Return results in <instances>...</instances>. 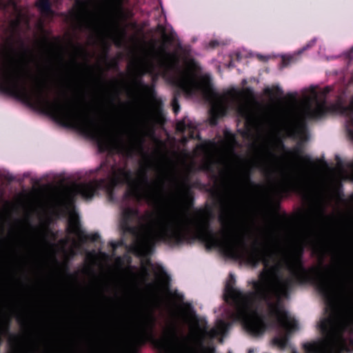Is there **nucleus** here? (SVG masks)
I'll return each mask as SVG.
<instances>
[{"mask_svg": "<svg viewBox=\"0 0 353 353\" xmlns=\"http://www.w3.org/2000/svg\"><path fill=\"white\" fill-rule=\"evenodd\" d=\"M24 47L21 37L20 21H0V92L13 97L30 108L51 116L61 125L82 132L96 141L101 152H116L131 157L143 150V121L136 128L130 145L123 142L113 145L98 121L75 103L51 101L46 86L37 81L31 90L27 85L28 71L25 68L17 48Z\"/></svg>", "mask_w": 353, "mask_h": 353, "instance_id": "1", "label": "nucleus"}, {"mask_svg": "<svg viewBox=\"0 0 353 353\" xmlns=\"http://www.w3.org/2000/svg\"><path fill=\"white\" fill-rule=\"evenodd\" d=\"M176 201L178 212L161 216L157 222V230H151L147 234H143L140 227L131 224L139 216V210L125 207L122 211L123 233L134 237L133 244L137 248L154 247L159 242L174 246L187 241L188 232L192 226L196 238L203 243L208 250L218 248L230 258L244 259L254 266L262 262L264 267L268 268V240L256 239L249 248L245 236L235 230L228 214L219 216L223 234V238H219L211 226L210 208L195 209L196 218L191 219L189 212L194 205V194L186 181H182L178 186Z\"/></svg>", "mask_w": 353, "mask_h": 353, "instance_id": "2", "label": "nucleus"}, {"mask_svg": "<svg viewBox=\"0 0 353 353\" xmlns=\"http://www.w3.org/2000/svg\"><path fill=\"white\" fill-rule=\"evenodd\" d=\"M303 255V247L285 254L282 263L278 262L260 274L261 281H253L254 292L248 295L234 288V276L230 274L225 287V299L235 303V316L251 334L256 336L264 331L263 322L256 317L254 297L266 303L270 314L276 318L279 326L288 332L297 329L298 323L291 319L283 308L282 299L289 297L295 285L312 284L324 299H334L333 285L327 280V273L332 270L322 263L307 269L304 266Z\"/></svg>", "mask_w": 353, "mask_h": 353, "instance_id": "3", "label": "nucleus"}, {"mask_svg": "<svg viewBox=\"0 0 353 353\" xmlns=\"http://www.w3.org/2000/svg\"><path fill=\"white\" fill-rule=\"evenodd\" d=\"M97 172L101 176L100 179L75 184L67 191L65 198L68 203L73 204L78 195L85 199H90L99 190H106L112 197L115 188L119 185H127L123 194L124 200L140 203L143 199L148 201L156 199L154 194L143 191V185L149 183L148 166L141 168L138 173L139 178L134 179L131 170L126 167H119L116 162L111 163L106 159L101 163Z\"/></svg>", "mask_w": 353, "mask_h": 353, "instance_id": "4", "label": "nucleus"}, {"mask_svg": "<svg viewBox=\"0 0 353 353\" xmlns=\"http://www.w3.org/2000/svg\"><path fill=\"white\" fill-rule=\"evenodd\" d=\"M331 89L327 86L321 91L323 99L321 101L316 100L315 108L308 105L305 112V119L316 120L321 119L328 112H339L347 117L346 127L348 134L353 139V103L349 105H343L341 103H334L327 105L326 97L330 92Z\"/></svg>", "mask_w": 353, "mask_h": 353, "instance_id": "5", "label": "nucleus"}, {"mask_svg": "<svg viewBox=\"0 0 353 353\" xmlns=\"http://www.w3.org/2000/svg\"><path fill=\"white\" fill-rule=\"evenodd\" d=\"M203 91L208 99L214 101L209 111V122L212 126H215L217 125L219 119L228 114V105L225 101V97L216 92L210 83L204 85Z\"/></svg>", "mask_w": 353, "mask_h": 353, "instance_id": "6", "label": "nucleus"}, {"mask_svg": "<svg viewBox=\"0 0 353 353\" xmlns=\"http://www.w3.org/2000/svg\"><path fill=\"white\" fill-rule=\"evenodd\" d=\"M327 280H330V282L332 283L334 297L332 301H327L326 299H325V301L328 304H332L336 299L339 290L344 292L345 294V298L348 310V314L345 319V325L350 327L353 326V296L350 295V293H347L346 283L344 278L339 272L332 271V274H327Z\"/></svg>", "mask_w": 353, "mask_h": 353, "instance_id": "7", "label": "nucleus"}, {"mask_svg": "<svg viewBox=\"0 0 353 353\" xmlns=\"http://www.w3.org/2000/svg\"><path fill=\"white\" fill-rule=\"evenodd\" d=\"M171 83L176 88L174 91L173 97L178 99L182 92L191 94L196 85L194 77L190 74H185L180 77H173L171 78Z\"/></svg>", "mask_w": 353, "mask_h": 353, "instance_id": "8", "label": "nucleus"}, {"mask_svg": "<svg viewBox=\"0 0 353 353\" xmlns=\"http://www.w3.org/2000/svg\"><path fill=\"white\" fill-rule=\"evenodd\" d=\"M156 325V318L150 311L141 312L139 314L140 338L145 339L151 336Z\"/></svg>", "mask_w": 353, "mask_h": 353, "instance_id": "9", "label": "nucleus"}, {"mask_svg": "<svg viewBox=\"0 0 353 353\" xmlns=\"http://www.w3.org/2000/svg\"><path fill=\"white\" fill-rule=\"evenodd\" d=\"M161 56L159 59V65L165 72H172L179 69V57L175 53L166 51L164 46H161L157 53Z\"/></svg>", "mask_w": 353, "mask_h": 353, "instance_id": "10", "label": "nucleus"}, {"mask_svg": "<svg viewBox=\"0 0 353 353\" xmlns=\"http://www.w3.org/2000/svg\"><path fill=\"white\" fill-rule=\"evenodd\" d=\"M279 146L281 150L285 152V153L291 156L292 157L299 159L303 163L308 165L311 167H316V163L312 161V158L308 154L303 155V146L300 143H298L297 145L292 149L289 150L286 148L284 143L282 141L279 142Z\"/></svg>", "mask_w": 353, "mask_h": 353, "instance_id": "11", "label": "nucleus"}, {"mask_svg": "<svg viewBox=\"0 0 353 353\" xmlns=\"http://www.w3.org/2000/svg\"><path fill=\"white\" fill-rule=\"evenodd\" d=\"M239 117L245 120L247 128H254L259 123V118L248 104H240L236 108Z\"/></svg>", "mask_w": 353, "mask_h": 353, "instance_id": "12", "label": "nucleus"}, {"mask_svg": "<svg viewBox=\"0 0 353 353\" xmlns=\"http://www.w3.org/2000/svg\"><path fill=\"white\" fill-rule=\"evenodd\" d=\"M252 168L250 165L243 167L241 173V183L242 187L252 192H259L263 189L261 185L256 183L252 179Z\"/></svg>", "mask_w": 353, "mask_h": 353, "instance_id": "13", "label": "nucleus"}, {"mask_svg": "<svg viewBox=\"0 0 353 353\" xmlns=\"http://www.w3.org/2000/svg\"><path fill=\"white\" fill-rule=\"evenodd\" d=\"M43 44L47 48L50 56L57 57L60 61H63V58L60 52L62 46L59 37H54L52 41L46 37L43 39Z\"/></svg>", "mask_w": 353, "mask_h": 353, "instance_id": "14", "label": "nucleus"}, {"mask_svg": "<svg viewBox=\"0 0 353 353\" xmlns=\"http://www.w3.org/2000/svg\"><path fill=\"white\" fill-rule=\"evenodd\" d=\"M68 232L70 233L76 234L82 243H85L88 241L97 242L101 239L99 234L97 232L91 234H86L83 230L81 229L79 223H71L70 225Z\"/></svg>", "mask_w": 353, "mask_h": 353, "instance_id": "15", "label": "nucleus"}, {"mask_svg": "<svg viewBox=\"0 0 353 353\" xmlns=\"http://www.w3.org/2000/svg\"><path fill=\"white\" fill-rule=\"evenodd\" d=\"M283 121L285 128L290 133H297L306 127V123L303 119H292L288 116H285Z\"/></svg>", "mask_w": 353, "mask_h": 353, "instance_id": "16", "label": "nucleus"}, {"mask_svg": "<svg viewBox=\"0 0 353 353\" xmlns=\"http://www.w3.org/2000/svg\"><path fill=\"white\" fill-rule=\"evenodd\" d=\"M145 73V72H141L139 77L134 80V85L136 88L141 89L145 94L148 95H153L155 94L154 86L153 85L145 84L142 79V77Z\"/></svg>", "mask_w": 353, "mask_h": 353, "instance_id": "17", "label": "nucleus"}, {"mask_svg": "<svg viewBox=\"0 0 353 353\" xmlns=\"http://www.w3.org/2000/svg\"><path fill=\"white\" fill-rule=\"evenodd\" d=\"M303 185V181L299 176H290L282 186V190L289 192L291 190L299 189Z\"/></svg>", "mask_w": 353, "mask_h": 353, "instance_id": "18", "label": "nucleus"}, {"mask_svg": "<svg viewBox=\"0 0 353 353\" xmlns=\"http://www.w3.org/2000/svg\"><path fill=\"white\" fill-rule=\"evenodd\" d=\"M336 319L334 317L325 318L321 320L319 328L324 334H329L334 332L336 327Z\"/></svg>", "mask_w": 353, "mask_h": 353, "instance_id": "19", "label": "nucleus"}, {"mask_svg": "<svg viewBox=\"0 0 353 353\" xmlns=\"http://www.w3.org/2000/svg\"><path fill=\"white\" fill-rule=\"evenodd\" d=\"M263 94L272 101H275L283 94V91L279 85H273L272 88H264Z\"/></svg>", "mask_w": 353, "mask_h": 353, "instance_id": "20", "label": "nucleus"}, {"mask_svg": "<svg viewBox=\"0 0 353 353\" xmlns=\"http://www.w3.org/2000/svg\"><path fill=\"white\" fill-rule=\"evenodd\" d=\"M312 245L313 253H314L316 255L321 256L323 258L327 250V243L325 241L321 240L312 241Z\"/></svg>", "mask_w": 353, "mask_h": 353, "instance_id": "21", "label": "nucleus"}, {"mask_svg": "<svg viewBox=\"0 0 353 353\" xmlns=\"http://www.w3.org/2000/svg\"><path fill=\"white\" fill-rule=\"evenodd\" d=\"M176 130L183 133L188 130L190 131V138L193 139L194 137V127L190 121L186 122L184 119L179 121L176 123Z\"/></svg>", "mask_w": 353, "mask_h": 353, "instance_id": "22", "label": "nucleus"}, {"mask_svg": "<svg viewBox=\"0 0 353 353\" xmlns=\"http://www.w3.org/2000/svg\"><path fill=\"white\" fill-rule=\"evenodd\" d=\"M37 6L42 14L52 15L54 14L50 0H39Z\"/></svg>", "mask_w": 353, "mask_h": 353, "instance_id": "23", "label": "nucleus"}, {"mask_svg": "<svg viewBox=\"0 0 353 353\" xmlns=\"http://www.w3.org/2000/svg\"><path fill=\"white\" fill-rule=\"evenodd\" d=\"M170 281L171 279L170 276L164 270H162L161 276L160 277L161 285L168 293H170Z\"/></svg>", "mask_w": 353, "mask_h": 353, "instance_id": "24", "label": "nucleus"}, {"mask_svg": "<svg viewBox=\"0 0 353 353\" xmlns=\"http://www.w3.org/2000/svg\"><path fill=\"white\" fill-rule=\"evenodd\" d=\"M273 343L281 349H285L288 343V334H283L273 339Z\"/></svg>", "mask_w": 353, "mask_h": 353, "instance_id": "25", "label": "nucleus"}, {"mask_svg": "<svg viewBox=\"0 0 353 353\" xmlns=\"http://www.w3.org/2000/svg\"><path fill=\"white\" fill-rule=\"evenodd\" d=\"M205 325L204 326V327L201 329L202 334L205 336L212 339L218 335L219 332L216 328H212L210 330H208V326L206 325V324H207L206 321H205Z\"/></svg>", "mask_w": 353, "mask_h": 353, "instance_id": "26", "label": "nucleus"}, {"mask_svg": "<svg viewBox=\"0 0 353 353\" xmlns=\"http://www.w3.org/2000/svg\"><path fill=\"white\" fill-rule=\"evenodd\" d=\"M0 179L5 181L9 183L14 181V176L8 172H0Z\"/></svg>", "mask_w": 353, "mask_h": 353, "instance_id": "27", "label": "nucleus"}, {"mask_svg": "<svg viewBox=\"0 0 353 353\" xmlns=\"http://www.w3.org/2000/svg\"><path fill=\"white\" fill-rule=\"evenodd\" d=\"M114 14L119 19H123L125 17V13L123 8L121 4H118L114 8Z\"/></svg>", "mask_w": 353, "mask_h": 353, "instance_id": "28", "label": "nucleus"}, {"mask_svg": "<svg viewBox=\"0 0 353 353\" xmlns=\"http://www.w3.org/2000/svg\"><path fill=\"white\" fill-rule=\"evenodd\" d=\"M260 168H261V172L267 176H270L274 173L273 169L269 166L261 165Z\"/></svg>", "mask_w": 353, "mask_h": 353, "instance_id": "29", "label": "nucleus"}, {"mask_svg": "<svg viewBox=\"0 0 353 353\" xmlns=\"http://www.w3.org/2000/svg\"><path fill=\"white\" fill-rule=\"evenodd\" d=\"M171 104L172 106L173 112L176 114L180 110V105L179 103V99L176 97H172Z\"/></svg>", "mask_w": 353, "mask_h": 353, "instance_id": "30", "label": "nucleus"}, {"mask_svg": "<svg viewBox=\"0 0 353 353\" xmlns=\"http://www.w3.org/2000/svg\"><path fill=\"white\" fill-rule=\"evenodd\" d=\"M168 336L174 340H177V332L175 325H172L168 331Z\"/></svg>", "mask_w": 353, "mask_h": 353, "instance_id": "31", "label": "nucleus"}, {"mask_svg": "<svg viewBox=\"0 0 353 353\" xmlns=\"http://www.w3.org/2000/svg\"><path fill=\"white\" fill-rule=\"evenodd\" d=\"M75 50L78 54H82L86 57H88V52L82 46L78 45L75 46Z\"/></svg>", "mask_w": 353, "mask_h": 353, "instance_id": "32", "label": "nucleus"}, {"mask_svg": "<svg viewBox=\"0 0 353 353\" xmlns=\"http://www.w3.org/2000/svg\"><path fill=\"white\" fill-rule=\"evenodd\" d=\"M243 95L246 97H252L254 96V91L250 87L244 88L242 91Z\"/></svg>", "mask_w": 353, "mask_h": 353, "instance_id": "33", "label": "nucleus"}, {"mask_svg": "<svg viewBox=\"0 0 353 353\" xmlns=\"http://www.w3.org/2000/svg\"><path fill=\"white\" fill-rule=\"evenodd\" d=\"M292 57H283L282 58V65L283 67H287L292 61Z\"/></svg>", "mask_w": 353, "mask_h": 353, "instance_id": "34", "label": "nucleus"}, {"mask_svg": "<svg viewBox=\"0 0 353 353\" xmlns=\"http://www.w3.org/2000/svg\"><path fill=\"white\" fill-rule=\"evenodd\" d=\"M157 30L159 32H161L163 36H166V34H165V28L161 25V24H158L157 27Z\"/></svg>", "mask_w": 353, "mask_h": 353, "instance_id": "35", "label": "nucleus"}, {"mask_svg": "<svg viewBox=\"0 0 353 353\" xmlns=\"http://www.w3.org/2000/svg\"><path fill=\"white\" fill-rule=\"evenodd\" d=\"M123 243V240H121L120 241V243H116L114 241L110 242V245L112 246L113 250H116L118 248L119 245H122Z\"/></svg>", "mask_w": 353, "mask_h": 353, "instance_id": "36", "label": "nucleus"}, {"mask_svg": "<svg viewBox=\"0 0 353 353\" xmlns=\"http://www.w3.org/2000/svg\"><path fill=\"white\" fill-rule=\"evenodd\" d=\"M338 342L339 343L343 346V347H345L346 348V342H345V339L341 336L339 339H338Z\"/></svg>", "mask_w": 353, "mask_h": 353, "instance_id": "37", "label": "nucleus"}, {"mask_svg": "<svg viewBox=\"0 0 353 353\" xmlns=\"http://www.w3.org/2000/svg\"><path fill=\"white\" fill-rule=\"evenodd\" d=\"M335 159L336 161V163H337V165L339 167H340V168L343 167V161L338 155L336 156Z\"/></svg>", "mask_w": 353, "mask_h": 353, "instance_id": "38", "label": "nucleus"}, {"mask_svg": "<svg viewBox=\"0 0 353 353\" xmlns=\"http://www.w3.org/2000/svg\"><path fill=\"white\" fill-rule=\"evenodd\" d=\"M219 46V42L216 40L210 41V46L212 48H215Z\"/></svg>", "mask_w": 353, "mask_h": 353, "instance_id": "39", "label": "nucleus"}, {"mask_svg": "<svg viewBox=\"0 0 353 353\" xmlns=\"http://www.w3.org/2000/svg\"><path fill=\"white\" fill-rule=\"evenodd\" d=\"M229 173H230L229 170L223 171L221 172V176H222L223 179H225L226 177L229 175Z\"/></svg>", "mask_w": 353, "mask_h": 353, "instance_id": "40", "label": "nucleus"}, {"mask_svg": "<svg viewBox=\"0 0 353 353\" xmlns=\"http://www.w3.org/2000/svg\"><path fill=\"white\" fill-rule=\"evenodd\" d=\"M174 295L177 299H179V300H183V294H179L176 291H175V292H174Z\"/></svg>", "mask_w": 353, "mask_h": 353, "instance_id": "41", "label": "nucleus"}, {"mask_svg": "<svg viewBox=\"0 0 353 353\" xmlns=\"http://www.w3.org/2000/svg\"><path fill=\"white\" fill-rule=\"evenodd\" d=\"M18 321L21 325H23L26 323V321L24 319H22L21 318H19Z\"/></svg>", "mask_w": 353, "mask_h": 353, "instance_id": "42", "label": "nucleus"}, {"mask_svg": "<svg viewBox=\"0 0 353 353\" xmlns=\"http://www.w3.org/2000/svg\"><path fill=\"white\" fill-rule=\"evenodd\" d=\"M287 96H288L289 98L292 99H294L295 98V94H294L288 93V94H287Z\"/></svg>", "mask_w": 353, "mask_h": 353, "instance_id": "43", "label": "nucleus"}, {"mask_svg": "<svg viewBox=\"0 0 353 353\" xmlns=\"http://www.w3.org/2000/svg\"><path fill=\"white\" fill-rule=\"evenodd\" d=\"M0 8H5V3L3 0H0Z\"/></svg>", "mask_w": 353, "mask_h": 353, "instance_id": "44", "label": "nucleus"}, {"mask_svg": "<svg viewBox=\"0 0 353 353\" xmlns=\"http://www.w3.org/2000/svg\"><path fill=\"white\" fill-rule=\"evenodd\" d=\"M348 168L353 172V161L348 164Z\"/></svg>", "mask_w": 353, "mask_h": 353, "instance_id": "45", "label": "nucleus"}, {"mask_svg": "<svg viewBox=\"0 0 353 353\" xmlns=\"http://www.w3.org/2000/svg\"><path fill=\"white\" fill-rule=\"evenodd\" d=\"M268 154L272 157H274L275 158L276 157V155L274 153H273L272 151H269L268 152Z\"/></svg>", "mask_w": 353, "mask_h": 353, "instance_id": "46", "label": "nucleus"}, {"mask_svg": "<svg viewBox=\"0 0 353 353\" xmlns=\"http://www.w3.org/2000/svg\"><path fill=\"white\" fill-rule=\"evenodd\" d=\"M149 67L151 70H153L154 69V65L152 62H150L149 63Z\"/></svg>", "mask_w": 353, "mask_h": 353, "instance_id": "47", "label": "nucleus"}, {"mask_svg": "<svg viewBox=\"0 0 353 353\" xmlns=\"http://www.w3.org/2000/svg\"><path fill=\"white\" fill-rule=\"evenodd\" d=\"M108 50H109V48H108H108H107V49H106V51H105V58H107V57H108Z\"/></svg>", "mask_w": 353, "mask_h": 353, "instance_id": "48", "label": "nucleus"}, {"mask_svg": "<svg viewBox=\"0 0 353 353\" xmlns=\"http://www.w3.org/2000/svg\"><path fill=\"white\" fill-rule=\"evenodd\" d=\"M248 353H254V350L253 349H249L248 350Z\"/></svg>", "mask_w": 353, "mask_h": 353, "instance_id": "49", "label": "nucleus"}, {"mask_svg": "<svg viewBox=\"0 0 353 353\" xmlns=\"http://www.w3.org/2000/svg\"><path fill=\"white\" fill-rule=\"evenodd\" d=\"M64 267H65V270L68 272V265H67V264H65V265H64Z\"/></svg>", "mask_w": 353, "mask_h": 353, "instance_id": "50", "label": "nucleus"}, {"mask_svg": "<svg viewBox=\"0 0 353 353\" xmlns=\"http://www.w3.org/2000/svg\"><path fill=\"white\" fill-rule=\"evenodd\" d=\"M87 68H88L90 70L92 69V66H90V65H87Z\"/></svg>", "mask_w": 353, "mask_h": 353, "instance_id": "51", "label": "nucleus"}, {"mask_svg": "<svg viewBox=\"0 0 353 353\" xmlns=\"http://www.w3.org/2000/svg\"><path fill=\"white\" fill-rule=\"evenodd\" d=\"M47 353H57V352H55L54 351H51L50 350V351H48Z\"/></svg>", "mask_w": 353, "mask_h": 353, "instance_id": "52", "label": "nucleus"}, {"mask_svg": "<svg viewBox=\"0 0 353 353\" xmlns=\"http://www.w3.org/2000/svg\"><path fill=\"white\" fill-rule=\"evenodd\" d=\"M72 62H73V63H74V65H77V63L76 60H74V59Z\"/></svg>", "mask_w": 353, "mask_h": 353, "instance_id": "53", "label": "nucleus"}, {"mask_svg": "<svg viewBox=\"0 0 353 353\" xmlns=\"http://www.w3.org/2000/svg\"><path fill=\"white\" fill-rule=\"evenodd\" d=\"M350 344L353 346V339L350 341Z\"/></svg>", "mask_w": 353, "mask_h": 353, "instance_id": "54", "label": "nucleus"}, {"mask_svg": "<svg viewBox=\"0 0 353 353\" xmlns=\"http://www.w3.org/2000/svg\"><path fill=\"white\" fill-rule=\"evenodd\" d=\"M151 216V214H148V217H150Z\"/></svg>", "mask_w": 353, "mask_h": 353, "instance_id": "55", "label": "nucleus"}]
</instances>
